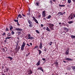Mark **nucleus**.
<instances>
[{
    "label": "nucleus",
    "instance_id": "obj_1",
    "mask_svg": "<svg viewBox=\"0 0 75 75\" xmlns=\"http://www.w3.org/2000/svg\"><path fill=\"white\" fill-rule=\"evenodd\" d=\"M28 39L30 40H33V37H32L31 36V35H30V34H29L28 35Z\"/></svg>",
    "mask_w": 75,
    "mask_h": 75
},
{
    "label": "nucleus",
    "instance_id": "obj_2",
    "mask_svg": "<svg viewBox=\"0 0 75 75\" xmlns=\"http://www.w3.org/2000/svg\"><path fill=\"white\" fill-rule=\"evenodd\" d=\"M15 30L16 31H23V29L19 28H17L15 29Z\"/></svg>",
    "mask_w": 75,
    "mask_h": 75
},
{
    "label": "nucleus",
    "instance_id": "obj_3",
    "mask_svg": "<svg viewBox=\"0 0 75 75\" xmlns=\"http://www.w3.org/2000/svg\"><path fill=\"white\" fill-rule=\"evenodd\" d=\"M66 60H67V61H72L73 59H72L68 58H65Z\"/></svg>",
    "mask_w": 75,
    "mask_h": 75
},
{
    "label": "nucleus",
    "instance_id": "obj_4",
    "mask_svg": "<svg viewBox=\"0 0 75 75\" xmlns=\"http://www.w3.org/2000/svg\"><path fill=\"white\" fill-rule=\"evenodd\" d=\"M69 48H67V50H66L65 53L66 55H68V54H69Z\"/></svg>",
    "mask_w": 75,
    "mask_h": 75
},
{
    "label": "nucleus",
    "instance_id": "obj_5",
    "mask_svg": "<svg viewBox=\"0 0 75 75\" xmlns=\"http://www.w3.org/2000/svg\"><path fill=\"white\" fill-rule=\"evenodd\" d=\"M28 72L29 75H30V74H32L33 73V71H32L31 70L28 71Z\"/></svg>",
    "mask_w": 75,
    "mask_h": 75
},
{
    "label": "nucleus",
    "instance_id": "obj_6",
    "mask_svg": "<svg viewBox=\"0 0 75 75\" xmlns=\"http://www.w3.org/2000/svg\"><path fill=\"white\" fill-rule=\"evenodd\" d=\"M39 48L40 49H42V42H41L39 45Z\"/></svg>",
    "mask_w": 75,
    "mask_h": 75
},
{
    "label": "nucleus",
    "instance_id": "obj_7",
    "mask_svg": "<svg viewBox=\"0 0 75 75\" xmlns=\"http://www.w3.org/2000/svg\"><path fill=\"white\" fill-rule=\"evenodd\" d=\"M73 18V16L72 15H70L68 17V18L69 20H72Z\"/></svg>",
    "mask_w": 75,
    "mask_h": 75
},
{
    "label": "nucleus",
    "instance_id": "obj_8",
    "mask_svg": "<svg viewBox=\"0 0 75 75\" xmlns=\"http://www.w3.org/2000/svg\"><path fill=\"white\" fill-rule=\"evenodd\" d=\"M45 15L46 13H45V11H43L42 12V16L44 17H45Z\"/></svg>",
    "mask_w": 75,
    "mask_h": 75
},
{
    "label": "nucleus",
    "instance_id": "obj_9",
    "mask_svg": "<svg viewBox=\"0 0 75 75\" xmlns=\"http://www.w3.org/2000/svg\"><path fill=\"white\" fill-rule=\"evenodd\" d=\"M28 21L29 24H33V22H32V21L29 19V20H28Z\"/></svg>",
    "mask_w": 75,
    "mask_h": 75
},
{
    "label": "nucleus",
    "instance_id": "obj_10",
    "mask_svg": "<svg viewBox=\"0 0 75 75\" xmlns=\"http://www.w3.org/2000/svg\"><path fill=\"white\" fill-rule=\"evenodd\" d=\"M36 65L37 66H39L40 65V61H38Z\"/></svg>",
    "mask_w": 75,
    "mask_h": 75
},
{
    "label": "nucleus",
    "instance_id": "obj_11",
    "mask_svg": "<svg viewBox=\"0 0 75 75\" xmlns=\"http://www.w3.org/2000/svg\"><path fill=\"white\" fill-rule=\"evenodd\" d=\"M25 45H26V44L25 43H24V42H23V44L22 45V46L21 47H25Z\"/></svg>",
    "mask_w": 75,
    "mask_h": 75
},
{
    "label": "nucleus",
    "instance_id": "obj_12",
    "mask_svg": "<svg viewBox=\"0 0 75 75\" xmlns=\"http://www.w3.org/2000/svg\"><path fill=\"white\" fill-rule=\"evenodd\" d=\"M38 51L39 52V55H40V54H41V53H42V52H41V50H38Z\"/></svg>",
    "mask_w": 75,
    "mask_h": 75
},
{
    "label": "nucleus",
    "instance_id": "obj_13",
    "mask_svg": "<svg viewBox=\"0 0 75 75\" xmlns=\"http://www.w3.org/2000/svg\"><path fill=\"white\" fill-rule=\"evenodd\" d=\"M49 25L50 26V27H54V24H52L51 23H49Z\"/></svg>",
    "mask_w": 75,
    "mask_h": 75
},
{
    "label": "nucleus",
    "instance_id": "obj_14",
    "mask_svg": "<svg viewBox=\"0 0 75 75\" xmlns=\"http://www.w3.org/2000/svg\"><path fill=\"white\" fill-rule=\"evenodd\" d=\"M46 30H47V31H49V32H50V28H48V27H47V28Z\"/></svg>",
    "mask_w": 75,
    "mask_h": 75
},
{
    "label": "nucleus",
    "instance_id": "obj_15",
    "mask_svg": "<svg viewBox=\"0 0 75 75\" xmlns=\"http://www.w3.org/2000/svg\"><path fill=\"white\" fill-rule=\"evenodd\" d=\"M8 58L10 60V61H11V60H12V59H13V57H10V56L8 57V58Z\"/></svg>",
    "mask_w": 75,
    "mask_h": 75
},
{
    "label": "nucleus",
    "instance_id": "obj_16",
    "mask_svg": "<svg viewBox=\"0 0 75 75\" xmlns=\"http://www.w3.org/2000/svg\"><path fill=\"white\" fill-rule=\"evenodd\" d=\"M59 7H65V5H60L59 4Z\"/></svg>",
    "mask_w": 75,
    "mask_h": 75
},
{
    "label": "nucleus",
    "instance_id": "obj_17",
    "mask_svg": "<svg viewBox=\"0 0 75 75\" xmlns=\"http://www.w3.org/2000/svg\"><path fill=\"white\" fill-rule=\"evenodd\" d=\"M24 47H23L22 46H21V51H23L24 50Z\"/></svg>",
    "mask_w": 75,
    "mask_h": 75
},
{
    "label": "nucleus",
    "instance_id": "obj_18",
    "mask_svg": "<svg viewBox=\"0 0 75 75\" xmlns=\"http://www.w3.org/2000/svg\"><path fill=\"white\" fill-rule=\"evenodd\" d=\"M67 3L69 4H70L71 3V0H67Z\"/></svg>",
    "mask_w": 75,
    "mask_h": 75
},
{
    "label": "nucleus",
    "instance_id": "obj_19",
    "mask_svg": "<svg viewBox=\"0 0 75 75\" xmlns=\"http://www.w3.org/2000/svg\"><path fill=\"white\" fill-rule=\"evenodd\" d=\"M11 34L10 33H8L7 34V37H10V36H11Z\"/></svg>",
    "mask_w": 75,
    "mask_h": 75
},
{
    "label": "nucleus",
    "instance_id": "obj_20",
    "mask_svg": "<svg viewBox=\"0 0 75 75\" xmlns=\"http://www.w3.org/2000/svg\"><path fill=\"white\" fill-rule=\"evenodd\" d=\"M72 68L74 71H75V66H72Z\"/></svg>",
    "mask_w": 75,
    "mask_h": 75
},
{
    "label": "nucleus",
    "instance_id": "obj_21",
    "mask_svg": "<svg viewBox=\"0 0 75 75\" xmlns=\"http://www.w3.org/2000/svg\"><path fill=\"white\" fill-rule=\"evenodd\" d=\"M51 17V16L49 15L47 17V19H50Z\"/></svg>",
    "mask_w": 75,
    "mask_h": 75
},
{
    "label": "nucleus",
    "instance_id": "obj_22",
    "mask_svg": "<svg viewBox=\"0 0 75 75\" xmlns=\"http://www.w3.org/2000/svg\"><path fill=\"white\" fill-rule=\"evenodd\" d=\"M18 17H19V18H22V16H21L20 14H19L18 15Z\"/></svg>",
    "mask_w": 75,
    "mask_h": 75
},
{
    "label": "nucleus",
    "instance_id": "obj_23",
    "mask_svg": "<svg viewBox=\"0 0 75 75\" xmlns=\"http://www.w3.org/2000/svg\"><path fill=\"white\" fill-rule=\"evenodd\" d=\"M74 23V21H70L69 22H68V23H69V24H72V23Z\"/></svg>",
    "mask_w": 75,
    "mask_h": 75
},
{
    "label": "nucleus",
    "instance_id": "obj_24",
    "mask_svg": "<svg viewBox=\"0 0 75 75\" xmlns=\"http://www.w3.org/2000/svg\"><path fill=\"white\" fill-rule=\"evenodd\" d=\"M49 28L51 30H54V28H53V27L51 26H49Z\"/></svg>",
    "mask_w": 75,
    "mask_h": 75
},
{
    "label": "nucleus",
    "instance_id": "obj_25",
    "mask_svg": "<svg viewBox=\"0 0 75 75\" xmlns=\"http://www.w3.org/2000/svg\"><path fill=\"white\" fill-rule=\"evenodd\" d=\"M71 37L72 38H75V35H71Z\"/></svg>",
    "mask_w": 75,
    "mask_h": 75
},
{
    "label": "nucleus",
    "instance_id": "obj_26",
    "mask_svg": "<svg viewBox=\"0 0 75 75\" xmlns=\"http://www.w3.org/2000/svg\"><path fill=\"white\" fill-rule=\"evenodd\" d=\"M34 21H35V22L36 23H37V24H38V21H37V19H36Z\"/></svg>",
    "mask_w": 75,
    "mask_h": 75
},
{
    "label": "nucleus",
    "instance_id": "obj_27",
    "mask_svg": "<svg viewBox=\"0 0 75 75\" xmlns=\"http://www.w3.org/2000/svg\"><path fill=\"white\" fill-rule=\"evenodd\" d=\"M34 21H35V22L36 23H37V24H38V21H37V19H36Z\"/></svg>",
    "mask_w": 75,
    "mask_h": 75
},
{
    "label": "nucleus",
    "instance_id": "obj_28",
    "mask_svg": "<svg viewBox=\"0 0 75 75\" xmlns=\"http://www.w3.org/2000/svg\"><path fill=\"white\" fill-rule=\"evenodd\" d=\"M11 34H12V35H14V32L13 30H11Z\"/></svg>",
    "mask_w": 75,
    "mask_h": 75
},
{
    "label": "nucleus",
    "instance_id": "obj_29",
    "mask_svg": "<svg viewBox=\"0 0 75 75\" xmlns=\"http://www.w3.org/2000/svg\"><path fill=\"white\" fill-rule=\"evenodd\" d=\"M11 38V37H7L6 38V40L7 39H10V38Z\"/></svg>",
    "mask_w": 75,
    "mask_h": 75
},
{
    "label": "nucleus",
    "instance_id": "obj_30",
    "mask_svg": "<svg viewBox=\"0 0 75 75\" xmlns=\"http://www.w3.org/2000/svg\"><path fill=\"white\" fill-rule=\"evenodd\" d=\"M41 71H42V72H44V70H43V69H42V67H40V70Z\"/></svg>",
    "mask_w": 75,
    "mask_h": 75
},
{
    "label": "nucleus",
    "instance_id": "obj_31",
    "mask_svg": "<svg viewBox=\"0 0 75 75\" xmlns=\"http://www.w3.org/2000/svg\"><path fill=\"white\" fill-rule=\"evenodd\" d=\"M39 15L38 16V18H40V17H41V14L40 13H39Z\"/></svg>",
    "mask_w": 75,
    "mask_h": 75
},
{
    "label": "nucleus",
    "instance_id": "obj_32",
    "mask_svg": "<svg viewBox=\"0 0 75 75\" xmlns=\"http://www.w3.org/2000/svg\"><path fill=\"white\" fill-rule=\"evenodd\" d=\"M29 26V27H33V25L32 24H30Z\"/></svg>",
    "mask_w": 75,
    "mask_h": 75
},
{
    "label": "nucleus",
    "instance_id": "obj_33",
    "mask_svg": "<svg viewBox=\"0 0 75 75\" xmlns=\"http://www.w3.org/2000/svg\"><path fill=\"white\" fill-rule=\"evenodd\" d=\"M52 44V42H50V43L49 44L50 45H51Z\"/></svg>",
    "mask_w": 75,
    "mask_h": 75
},
{
    "label": "nucleus",
    "instance_id": "obj_34",
    "mask_svg": "<svg viewBox=\"0 0 75 75\" xmlns=\"http://www.w3.org/2000/svg\"><path fill=\"white\" fill-rule=\"evenodd\" d=\"M14 21H15V22H17V23H18V20H16V19H14Z\"/></svg>",
    "mask_w": 75,
    "mask_h": 75
},
{
    "label": "nucleus",
    "instance_id": "obj_35",
    "mask_svg": "<svg viewBox=\"0 0 75 75\" xmlns=\"http://www.w3.org/2000/svg\"><path fill=\"white\" fill-rule=\"evenodd\" d=\"M13 27L12 26H11L10 27V30L11 31V30H12V29H13Z\"/></svg>",
    "mask_w": 75,
    "mask_h": 75
},
{
    "label": "nucleus",
    "instance_id": "obj_36",
    "mask_svg": "<svg viewBox=\"0 0 75 75\" xmlns=\"http://www.w3.org/2000/svg\"><path fill=\"white\" fill-rule=\"evenodd\" d=\"M33 21H34L36 19L34 16H33Z\"/></svg>",
    "mask_w": 75,
    "mask_h": 75
},
{
    "label": "nucleus",
    "instance_id": "obj_37",
    "mask_svg": "<svg viewBox=\"0 0 75 75\" xmlns=\"http://www.w3.org/2000/svg\"><path fill=\"white\" fill-rule=\"evenodd\" d=\"M8 68H6V72H8Z\"/></svg>",
    "mask_w": 75,
    "mask_h": 75
},
{
    "label": "nucleus",
    "instance_id": "obj_38",
    "mask_svg": "<svg viewBox=\"0 0 75 75\" xmlns=\"http://www.w3.org/2000/svg\"><path fill=\"white\" fill-rule=\"evenodd\" d=\"M35 31L37 33H38V34H39V33H40V32H39V31H38V30H36Z\"/></svg>",
    "mask_w": 75,
    "mask_h": 75
},
{
    "label": "nucleus",
    "instance_id": "obj_39",
    "mask_svg": "<svg viewBox=\"0 0 75 75\" xmlns=\"http://www.w3.org/2000/svg\"><path fill=\"white\" fill-rule=\"evenodd\" d=\"M54 64L56 65H58V62H56Z\"/></svg>",
    "mask_w": 75,
    "mask_h": 75
},
{
    "label": "nucleus",
    "instance_id": "obj_40",
    "mask_svg": "<svg viewBox=\"0 0 75 75\" xmlns=\"http://www.w3.org/2000/svg\"><path fill=\"white\" fill-rule=\"evenodd\" d=\"M6 31H8V28H6Z\"/></svg>",
    "mask_w": 75,
    "mask_h": 75
},
{
    "label": "nucleus",
    "instance_id": "obj_41",
    "mask_svg": "<svg viewBox=\"0 0 75 75\" xmlns=\"http://www.w3.org/2000/svg\"><path fill=\"white\" fill-rule=\"evenodd\" d=\"M2 50L3 51V52H4L5 51V49H4V48H2Z\"/></svg>",
    "mask_w": 75,
    "mask_h": 75
},
{
    "label": "nucleus",
    "instance_id": "obj_42",
    "mask_svg": "<svg viewBox=\"0 0 75 75\" xmlns=\"http://www.w3.org/2000/svg\"><path fill=\"white\" fill-rule=\"evenodd\" d=\"M44 48H45L44 50V51H47V48H45V47Z\"/></svg>",
    "mask_w": 75,
    "mask_h": 75
},
{
    "label": "nucleus",
    "instance_id": "obj_43",
    "mask_svg": "<svg viewBox=\"0 0 75 75\" xmlns=\"http://www.w3.org/2000/svg\"><path fill=\"white\" fill-rule=\"evenodd\" d=\"M22 15L23 17H25L26 16L24 14H22Z\"/></svg>",
    "mask_w": 75,
    "mask_h": 75
},
{
    "label": "nucleus",
    "instance_id": "obj_44",
    "mask_svg": "<svg viewBox=\"0 0 75 75\" xmlns=\"http://www.w3.org/2000/svg\"><path fill=\"white\" fill-rule=\"evenodd\" d=\"M36 5L37 6H38L39 5V3L38 2H37L36 3Z\"/></svg>",
    "mask_w": 75,
    "mask_h": 75
},
{
    "label": "nucleus",
    "instance_id": "obj_45",
    "mask_svg": "<svg viewBox=\"0 0 75 75\" xmlns=\"http://www.w3.org/2000/svg\"><path fill=\"white\" fill-rule=\"evenodd\" d=\"M18 43H17L16 45V48H17V47H18Z\"/></svg>",
    "mask_w": 75,
    "mask_h": 75
},
{
    "label": "nucleus",
    "instance_id": "obj_46",
    "mask_svg": "<svg viewBox=\"0 0 75 75\" xmlns=\"http://www.w3.org/2000/svg\"><path fill=\"white\" fill-rule=\"evenodd\" d=\"M3 35H6V33H4L2 34Z\"/></svg>",
    "mask_w": 75,
    "mask_h": 75
},
{
    "label": "nucleus",
    "instance_id": "obj_47",
    "mask_svg": "<svg viewBox=\"0 0 75 75\" xmlns=\"http://www.w3.org/2000/svg\"><path fill=\"white\" fill-rule=\"evenodd\" d=\"M64 30H68V28H64Z\"/></svg>",
    "mask_w": 75,
    "mask_h": 75
},
{
    "label": "nucleus",
    "instance_id": "obj_48",
    "mask_svg": "<svg viewBox=\"0 0 75 75\" xmlns=\"http://www.w3.org/2000/svg\"><path fill=\"white\" fill-rule=\"evenodd\" d=\"M38 48V46H36L35 47V48L34 49H35V48Z\"/></svg>",
    "mask_w": 75,
    "mask_h": 75
},
{
    "label": "nucleus",
    "instance_id": "obj_49",
    "mask_svg": "<svg viewBox=\"0 0 75 75\" xmlns=\"http://www.w3.org/2000/svg\"><path fill=\"white\" fill-rule=\"evenodd\" d=\"M50 2L52 4V0H51L50 1Z\"/></svg>",
    "mask_w": 75,
    "mask_h": 75
},
{
    "label": "nucleus",
    "instance_id": "obj_50",
    "mask_svg": "<svg viewBox=\"0 0 75 75\" xmlns=\"http://www.w3.org/2000/svg\"><path fill=\"white\" fill-rule=\"evenodd\" d=\"M42 60H43V61H45V59L44 58H43L42 59Z\"/></svg>",
    "mask_w": 75,
    "mask_h": 75
},
{
    "label": "nucleus",
    "instance_id": "obj_51",
    "mask_svg": "<svg viewBox=\"0 0 75 75\" xmlns=\"http://www.w3.org/2000/svg\"><path fill=\"white\" fill-rule=\"evenodd\" d=\"M62 13L63 16V14H65L66 13L65 12H64V13Z\"/></svg>",
    "mask_w": 75,
    "mask_h": 75
},
{
    "label": "nucleus",
    "instance_id": "obj_52",
    "mask_svg": "<svg viewBox=\"0 0 75 75\" xmlns=\"http://www.w3.org/2000/svg\"><path fill=\"white\" fill-rule=\"evenodd\" d=\"M30 11H31V10L30 9V8H29V9H28V11H29V12H30Z\"/></svg>",
    "mask_w": 75,
    "mask_h": 75
},
{
    "label": "nucleus",
    "instance_id": "obj_53",
    "mask_svg": "<svg viewBox=\"0 0 75 75\" xmlns=\"http://www.w3.org/2000/svg\"><path fill=\"white\" fill-rule=\"evenodd\" d=\"M27 45H28V46H29V47H30V45L28 43L27 44Z\"/></svg>",
    "mask_w": 75,
    "mask_h": 75
},
{
    "label": "nucleus",
    "instance_id": "obj_54",
    "mask_svg": "<svg viewBox=\"0 0 75 75\" xmlns=\"http://www.w3.org/2000/svg\"><path fill=\"white\" fill-rule=\"evenodd\" d=\"M41 27H44V25H43V24H41Z\"/></svg>",
    "mask_w": 75,
    "mask_h": 75
},
{
    "label": "nucleus",
    "instance_id": "obj_55",
    "mask_svg": "<svg viewBox=\"0 0 75 75\" xmlns=\"http://www.w3.org/2000/svg\"><path fill=\"white\" fill-rule=\"evenodd\" d=\"M40 67H39L38 68V70H40Z\"/></svg>",
    "mask_w": 75,
    "mask_h": 75
},
{
    "label": "nucleus",
    "instance_id": "obj_56",
    "mask_svg": "<svg viewBox=\"0 0 75 75\" xmlns=\"http://www.w3.org/2000/svg\"><path fill=\"white\" fill-rule=\"evenodd\" d=\"M61 15H62V16H63V14H62V13H60V16H61Z\"/></svg>",
    "mask_w": 75,
    "mask_h": 75
},
{
    "label": "nucleus",
    "instance_id": "obj_57",
    "mask_svg": "<svg viewBox=\"0 0 75 75\" xmlns=\"http://www.w3.org/2000/svg\"><path fill=\"white\" fill-rule=\"evenodd\" d=\"M20 48V46H18V50H19Z\"/></svg>",
    "mask_w": 75,
    "mask_h": 75
},
{
    "label": "nucleus",
    "instance_id": "obj_58",
    "mask_svg": "<svg viewBox=\"0 0 75 75\" xmlns=\"http://www.w3.org/2000/svg\"><path fill=\"white\" fill-rule=\"evenodd\" d=\"M61 13H62V12H58V14H61Z\"/></svg>",
    "mask_w": 75,
    "mask_h": 75
},
{
    "label": "nucleus",
    "instance_id": "obj_59",
    "mask_svg": "<svg viewBox=\"0 0 75 75\" xmlns=\"http://www.w3.org/2000/svg\"><path fill=\"white\" fill-rule=\"evenodd\" d=\"M30 45H33L32 43H30Z\"/></svg>",
    "mask_w": 75,
    "mask_h": 75
},
{
    "label": "nucleus",
    "instance_id": "obj_60",
    "mask_svg": "<svg viewBox=\"0 0 75 75\" xmlns=\"http://www.w3.org/2000/svg\"><path fill=\"white\" fill-rule=\"evenodd\" d=\"M73 2H75V0H72Z\"/></svg>",
    "mask_w": 75,
    "mask_h": 75
},
{
    "label": "nucleus",
    "instance_id": "obj_61",
    "mask_svg": "<svg viewBox=\"0 0 75 75\" xmlns=\"http://www.w3.org/2000/svg\"><path fill=\"white\" fill-rule=\"evenodd\" d=\"M63 62H64L65 63H66V61H63Z\"/></svg>",
    "mask_w": 75,
    "mask_h": 75
},
{
    "label": "nucleus",
    "instance_id": "obj_62",
    "mask_svg": "<svg viewBox=\"0 0 75 75\" xmlns=\"http://www.w3.org/2000/svg\"><path fill=\"white\" fill-rule=\"evenodd\" d=\"M43 28L44 29V30H45V27H44Z\"/></svg>",
    "mask_w": 75,
    "mask_h": 75
},
{
    "label": "nucleus",
    "instance_id": "obj_63",
    "mask_svg": "<svg viewBox=\"0 0 75 75\" xmlns=\"http://www.w3.org/2000/svg\"><path fill=\"white\" fill-rule=\"evenodd\" d=\"M53 1H54V2H55V0H52Z\"/></svg>",
    "mask_w": 75,
    "mask_h": 75
},
{
    "label": "nucleus",
    "instance_id": "obj_64",
    "mask_svg": "<svg viewBox=\"0 0 75 75\" xmlns=\"http://www.w3.org/2000/svg\"><path fill=\"white\" fill-rule=\"evenodd\" d=\"M18 26L20 25V24H18Z\"/></svg>",
    "mask_w": 75,
    "mask_h": 75
}]
</instances>
